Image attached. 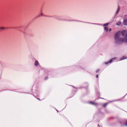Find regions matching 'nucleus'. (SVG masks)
<instances>
[{
    "label": "nucleus",
    "instance_id": "f257e3e1",
    "mask_svg": "<svg viewBox=\"0 0 127 127\" xmlns=\"http://www.w3.org/2000/svg\"><path fill=\"white\" fill-rule=\"evenodd\" d=\"M115 43L119 44L123 42L127 43V33L125 30L118 32L115 34Z\"/></svg>",
    "mask_w": 127,
    "mask_h": 127
},
{
    "label": "nucleus",
    "instance_id": "f03ea898",
    "mask_svg": "<svg viewBox=\"0 0 127 127\" xmlns=\"http://www.w3.org/2000/svg\"><path fill=\"white\" fill-rule=\"evenodd\" d=\"M91 104L95 105L97 106L98 105V104L96 103H94L93 102H90Z\"/></svg>",
    "mask_w": 127,
    "mask_h": 127
},
{
    "label": "nucleus",
    "instance_id": "7ed1b4c3",
    "mask_svg": "<svg viewBox=\"0 0 127 127\" xmlns=\"http://www.w3.org/2000/svg\"><path fill=\"white\" fill-rule=\"evenodd\" d=\"M113 59H111L108 62L105 63V64H108L109 63H111L112 62V60Z\"/></svg>",
    "mask_w": 127,
    "mask_h": 127
},
{
    "label": "nucleus",
    "instance_id": "20e7f679",
    "mask_svg": "<svg viewBox=\"0 0 127 127\" xmlns=\"http://www.w3.org/2000/svg\"><path fill=\"white\" fill-rule=\"evenodd\" d=\"M121 24V22L120 21H118L116 23V25L118 26L120 25Z\"/></svg>",
    "mask_w": 127,
    "mask_h": 127
},
{
    "label": "nucleus",
    "instance_id": "39448f33",
    "mask_svg": "<svg viewBox=\"0 0 127 127\" xmlns=\"http://www.w3.org/2000/svg\"><path fill=\"white\" fill-rule=\"evenodd\" d=\"M127 58L125 56H123L121 58V59H120V60H121L124 59H126Z\"/></svg>",
    "mask_w": 127,
    "mask_h": 127
},
{
    "label": "nucleus",
    "instance_id": "423d86ee",
    "mask_svg": "<svg viewBox=\"0 0 127 127\" xmlns=\"http://www.w3.org/2000/svg\"><path fill=\"white\" fill-rule=\"evenodd\" d=\"M124 25H126L127 24L126 23H127V19H125L124 20Z\"/></svg>",
    "mask_w": 127,
    "mask_h": 127
},
{
    "label": "nucleus",
    "instance_id": "0eeeda50",
    "mask_svg": "<svg viewBox=\"0 0 127 127\" xmlns=\"http://www.w3.org/2000/svg\"><path fill=\"white\" fill-rule=\"evenodd\" d=\"M120 8L119 6H118V8L117 11L116 12V14H117L118 13V12H119V10H120Z\"/></svg>",
    "mask_w": 127,
    "mask_h": 127
},
{
    "label": "nucleus",
    "instance_id": "6e6552de",
    "mask_svg": "<svg viewBox=\"0 0 127 127\" xmlns=\"http://www.w3.org/2000/svg\"><path fill=\"white\" fill-rule=\"evenodd\" d=\"M39 64L38 62L37 61H36L35 62L34 65L36 66H37L39 65Z\"/></svg>",
    "mask_w": 127,
    "mask_h": 127
},
{
    "label": "nucleus",
    "instance_id": "1a4fd4ad",
    "mask_svg": "<svg viewBox=\"0 0 127 127\" xmlns=\"http://www.w3.org/2000/svg\"><path fill=\"white\" fill-rule=\"evenodd\" d=\"M104 30L106 31V32H107L108 31V28L106 27H104Z\"/></svg>",
    "mask_w": 127,
    "mask_h": 127
},
{
    "label": "nucleus",
    "instance_id": "9d476101",
    "mask_svg": "<svg viewBox=\"0 0 127 127\" xmlns=\"http://www.w3.org/2000/svg\"><path fill=\"white\" fill-rule=\"evenodd\" d=\"M107 104H108L107 103H105L103 105V107H106V106L107 105Z\"/></svg>",
    "mask_w": 127,
    "mask_h": 127
},
{
    "label": "nucleus",
    "instance_id": "9b49d317",
    "mask_svg": "<svg viewBox=\"0 0 127 127\" xmlns=\"http://www.w3.org/2000/svg\"><path fill=\"white\" fill-rule=\"evenodd\" d=\"M109 23H106V24H104L103 25L104 26H107V25H109Z\"/></svg>",
    "mask_w": 127,
    "mask_h": 127
},
{
    "label": "nucleus",
    "instance_id": "f8f14e48",
    "mask_svg": "<svg viewBox=\"0 0 127 127\" xmlns=\"http://www.w3.org/2000/svg\"><path fill=\"white\" fill-rule=\"evenodd\" d=\"M43 13H41L40 15L39 16V17H40L41 16H43Z\"/></svg>",
    "mask_w": 127,
    "mask_h": 127
},
{
    "label": "nucleus",
    "instance_id": "ddd939ff",
    "mask_svg": "<svg viewBox=\"0 0 127 127\" xmlns=\"http://www.w3.org/2000/svg\"><path fill=\"white\" fill-rule=\"evenodd\" d=\"M0 29L1 30H4L5 29V28L4 27H2L0 28Z\"/></svg>",
    "mask_w": 127,
    "mask_h": 127
},
{
    "label": "nucleus",
    "instance_id": "4468645a",
    "mask_svg": "<svg viewBox=\"0 0 127 127\" xmlns=\"http://www.w3.org/2000/svg\"><path fill=\"white\" fill-rule=\"evenodd\" d=\"M125 125L126 126H127V121L126 122V123L125 124Z\"/></svg>",
    "mask_w": 127,
    "mask_h": 127
},
{
    "label": "nucleus",
    "instance_id": "2eb2a0df",
    "mask_svg": "<svg viewBox=\"0 0 127 127\" xmlns=\"http://www.w3.org/2000/svg\"><path fill=\"white\" fill-rule=\"evenodd\" d=\"M111 29H109V31L110 32L111 31Z\"/></svg>",
    "mask_w": 127,
    "mask_h": 127
},
{
    "label": "nucleus",
    "instance_id": "dca6fc26",
    "mask_svg": "<svg viewBox=\"0 0 127 127\" xmlns=\"http://www.w3.org/2000/svg\"><path fill=\"white\" fill-rule=\"evenodd\" d=\"M96 77L97 78L98 77V75H96Z\"/></svg>",
    "mask_w": 127,
    "mask_h": 127
},
{
    "label": "nucleus",
    "instance_id": "f3484780",
    "mask_svg": "<svg viewBox=\"0 0 127 127\" xmlns=\"http://www.w3.org/2000/svg\"><path fill=\"white\" fill-rule=\"evenodd\" d=\"M99 70H98L97 71V72Z\"/></svg>",
    "mask_w": 127,
    "mask_h": 127
}]
</instances>
